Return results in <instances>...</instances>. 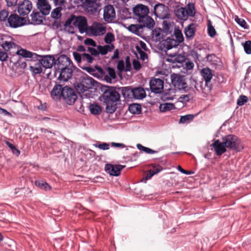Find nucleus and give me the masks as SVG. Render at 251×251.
I'll return each instance as SVG.
<instances>
[{"label":"nucleus","instance_id":"nucleus-1","mask_svg":"<svg viewBox=\"0 0 251 251\" xmlns=\"http://www.w3.org/2000/svg\"><path fill=\"white\" fill-rule=\"evenodd\" d=\"M103 92L102 98L106 105V110L109 113H114L117 109V102L120 100V95L117 88L113 86H103L101 88Z\"/></svg>","mask_w":251,"mask_h":251},{"label":"nucleus","instance_id":"nucleus-2","mask_svg":"<svg viewBox=\"0 0 251 251\" xmlns=\"http://www.w3.org/2000/svg\"><path fill=\"white\" fill-rule=\"evenodd\" d=\"M71 24L77 27L80 33L82 34L84 32L88 33L87 20L85 17L71 14L66 21L64 26L67 27Z\"/></svg>","mask_w":251,"mask_h":251},{"label":"nucleus","instance_id":"nucleus-3","mask_svg":"<svg viewBox=\"0 0 251 251\" xmlns=\"http://www.w3.org/2000/svg\"><path fill=\"white\" fill-rule=\"evenodd\" d=\"M222 140L224 141L225 145L226 148L236 152L241 151L244 148L242 141L237 136L233 134H229L223 137Z\"/></svg>","mask_w":251,"mask_h":251},{"label":"nucleus","instance_id":"nucleus-4","mask_svg":"<svg viewBox=\"0 0 251 251\" xmlns=\"http://www.w3.org/2000/svg\"><path fill=\"white\" fill-rule=\"evenodd\" d=\"M176 16L179 20L186 21L188 17H194L196 12L194 4L188 3L185 7H180L175 10Z\"/></svg>","mask_w":251,"mask_h":251},{"label":"nucleus","instance_id":"nucleus-5","mask_svg":"<svg viewBox=\"0 0 251 251\" xmlns=\"http://www.w3.org/2000/svg\"><path fill=\"white\" fill-rule=\"evenodd\" d=\"M73 56L78 65L82 69L84 67H90L89 65L95 60L94 57L88 53L84 52L80 54L74 51Z\"/></svg>","mask_w":251,"mask_h":251},{"label":"nucleus","instance_id":"nucleus-6","mask_svg":"<svg viewBox=\"0 0 251 251\" xmlns=\"http://www.w3.org/2000/svg\"><path fill=\"white\" fill-rule=\"evenodd\" d=\"M171 84L174 88L178 90H184L186 92L187 83L182 75L177 74H173L171 75Z\"/></svg>","mask_w":251,"mask_h":251},{"label":"nucleus","instance_id":"nucleus-7","mask_svg":"<svg viewBox=\"0 0 251 251\" xmlns=\"http://www.w3.org/2000/svg\"><path fill=\"white\" fill-rule=\"evenodd\" d=\"M169 9L163 4L158 3L153 6L154 15L161 19H167L170 17Z\"/></svg>","mask_w":251,"mask_h":251},{"label":"nucleus","instance_id":"nucleus-8","mask_svg":"<svg viewBox=\"0 0 251 251\" xmlns=\"http://www.w3.org/2000/svg\"><path fill=\"white\" fill-rule=\"evenodd\" d=\"M9 26L10 27L16 28L26 25V20L25 17H21L17 14H11L7 19Z\"/></svg>","mask_w":251,"mask_h":251},{"label":"nucleus","instance_id":"nucleus-9","mask_svg":"<svg viewBox=\"0 0 251 251\" xmlns=\"http://www.w3.org/2000/svg\"><path fill=\"white\" fill-rule=\"evenodd\" d=\"M62 97L65 102L69 105L73 104L77 98V96L74 90L67 86L64 87Z\"/></svg>","mask_w":251,"mask_h":251},{"label":"nucleus","instance_id":"nucleus-10","mask_svg":"<svg viewBox=\"0 0 251 251\" xmlns=\"http://www.w3.org/2000/svg\"><path fill=\"white\" fill-rule=\"evenodd\" d=\"M133 14L138 18L139 22L143 21V19L146 17L149 12V9L148 6L142 4L136 5L133 8Z\"/></svg>","mask_w":251,"mask_h":251},{"label":"nucleus","instance_id":"nucleus-11","mask_svg":"<svg viewBox=\"0 0 251 251\" xmlns=\"http://www.w3.org/2000/svg\"><path fill=\"white\" fill-rule=\"evenodd\" d=\"M37 59L45 69L51 68L56 63V59L52 55H37Z\"/></svg>","mask_w":251,"mask_h":251},{"label":"nucleus","instance_id":"nucleus-12","mask_svg":"<svg viewBox=\"0 0 251 251\" xmlns=\"http://www.w3.org/2000/svg\"><path fill=\"white\" fill-rule=\"evenodd\" d=\"M94 79L91 77H83L81 79L80 83L77 84L76 89L80 92L84 93L89 89L92 88L94 86Z\"/></svg>","mask_w":251,"mask_h":251},{"label":"nucleus","instance_id":"nucleus-13","mask_svg":"<svg viewBox=\"0 0 251 251\" xmlns=\"http://www.w3.org/2000/svg\"><path fill=\"white\" fill-rule=\"evenodd\" d=\"M164 87V81L163 80L152 77L150 81V88L151 92L155 94H160L162 93Z\"/></svg>","mask_w":251,"mask_h":251},{"label":"nucleus","instance_id":"nucleus-14","mask_svg":"<svg viewBox=\"0 0 251 251\" xmlns=\"http://www.w3.org/2000/svg\"><path fill=\"white\" fill-rule=\"evenodd\" d=\"M70 65V60L68 57L65 55H61L58 57L55 65L54 75H56L57 72H59L61 68L68 67Z\"/></svg>","mask_w":251,"mask_h":251},{"label":"nucleus","instance_id":"nucleus-15","mask_svg":"<svg viewBox=\"0 0 251 251\" xmlns=\"http://www.w3.org/2000/svg\"><path fill=\"white\" fill-rule=\"evenodd\" d=\"M32 9V4L29 0H24L18 7V12L22 16H27Z\"/></svg>","mask_w":251,"mask_h":251},{"label":"nucleus","instance_id":"nucleus-16","mask_svg":"<svg viewBox=\"0 0 251 251\" xmlns=\"http://www.w3.org/2000/svg\"><path fill=\"white\" fill-rule=\"evenodd\" d=\"M36 6L44 16L49 15L51 10V5L48 0H37Z\"/></svg>","mask_w":251,"mask_h":251},{"label":"nucleus","instance_id":"nucleus-17","mask_svg":"<svg viewBox=\"0 0 251 251\" xmlns=\"http://www.w3.org/2000/svg\"><path fill=\"white\" fill-rule=\"evenodd\" d=\"M83 70L86 71L88 73L97 77H104L105 75V71L100 66L98 65L92 67H84Z\"/></svg>","mask_w":251,"mask_h":251},{"label":"nucleus","instance_id":"nucleus-18","mask_svg":"<svg viewBox=\"0 0 251 251\" xmlns=\"http://www.w3.org/2000/svg\"><path fill=\"white\" fill-rule=\"evenodd\" d=\"M125 167V166L121 165L106 164L105 165L104 170L105 172L110 176H117L120 175L121 171Z\"/></svg>","mask_w":251,"mask_h":251},{"label":"nucleus","instance_id":"nucleus-19","mask_svg":"<svg viewBox=\"0 0 251 251\" xmlns=\"http://www.w3.org/2000/svg\"><path fill=\"white\" fill-rule=\"evenodd\" d=\"M82 6L88 11L94 13L98 11L99 3L97 0H80Z\"/></svg>","mask_w":251,"mask_h":251},{"label":"nucleus","instance_id":"nucleus-20","mask_svg":"<svg viewBox=\"0 0 251 251\" xmlns=\"http://www.w3.org/2000/svg\"><path fill=\"white\" fill-rule=\"evenodd\" d=\"M115 9L112 5H107L103 9V19L107 22L112 21L115 18Z\"/></svg>","mask_w":251,"mask_h":251},{"label":"nucleus","instance_id":"nucleus-21","mask_svg":"<svg viewBox=\"0 0 251 251\" xmlns=\"http://www.w3.org/2000/svg\"><path fill=\"white\" fill-rule=\"evenodd\" d=\"M211 146L213 148L217 155L220 156L226 151V148L223 141L221 142L219 139H217Z\"/></svg>","mask_w":251,"mask_h":251},{"label":"nucleus","instance_id":"nucleus-22","mask_svg":"<svg viewBox=\"0 0 251 251\" xmlns=\"http://www.w3.org/2000/svg\"><path fill=\"white\" fill-rule=\"evenodd\" d=\"M73 71L71 68H61L59 72H57V74L59 73L58 80L63 81H67L72 76Z\"/></svg>","mask_w":251,"mask_h":251},{"label":"nucleus","instance_id":"nucleus-23","mask_svg":"<svg viewBox=\"0 0 251 251\" xmlns=\"http://www.w3.org/2000/svg\"><path fill=\"white\" fill-rule=\"evenodd\" d=\"M64 87L61 84H55L50 93V95L52 99L56 101L59 100L62 97L64 92Z\"/></svg>","mask_w":251,"mask_h":251},{"label":"nucleus","instance_id":"nucleus-24","mask_svg":"<svg viewBox=\"0 0 251 251\" xmlns=\"http://www.w3.org/2000/svg\"><path fill=\"white\" fill-rule=\"evenodd\" d=\"M197 25L195 23H191L188 25L184 29V34L187 39H192L196 31Z\"/></svg>","mask_w":251,"mask_h":251},{"label":"nucleus","instance_id":"nucleus-25","mask_svg":"<svg viewBox=\"0 0 251 251\" xmlns=\"http://www.w3.org/2000/svg\"><path fill=\"white\" fill-rule=\"evenodd\" d=\"M31 18V23L33 25H40L43 23V19L45 18L44 15L38 11H33L30 15Z\"/></svg>","mask_w":251,"mask_h":251},{"label":"nucleus","instance_id":"nucleus-26","mask_svg":"<svg viewBox=\"0 0 251 251\" xmlns=\"http://www.w3.org/2000/svg\"><path fill=\"white\" fill-rule=\"evenodd\" d=\"M146 96L145 90L141 87L133 88L132 98L141 100Z\"/></svg>","mask_w":251,"mask_h":251},{"label":"nucleus","instance_id":"nucleus-27","mask_svg":"<svg viewBox=\"0 0 251 251\" xmlns=\"http://www.w3.org/2000/svg\"><path fill=\"white\" fill-rule=\"evenodd\" d=\"M97 49L99 51V55L101 54L105 55L107 54L108 52L112 51L115 48L114 44L105 45L104 46L98 45Z\"/></svg>","mask_w":251,"mask_h":251},{"label":"nucleus","instance_id":"nucleus-28","mask_svg":"<svg viewBox=\"0 0 251 251\" xmlns=\"http://www.w3.org/2000/svg\"><path fill=\"white\" fill-rule=\"evenodd\" d=\"M118 89L121 90L122 95L125 99H132L133 88L131 86L122 87Z\"/></svg>","mask_w":251,"mask_h":251},{"label":"nucleus","instance_id":"nucleus-29","mask_svg":"<svg viewBox=\"0 0 251 251\" xmlns=\"http://www.w3.org/2000/svg\"><path fill=\"white\" fill-rule=\"evenodd\" d=\"M201 75L204 80H211L213 76L212 70L207 67L201 70Z\"/></svg>","mask_w":251,"mask_h":251},{"label":"nucleus","instance_id":"nucleus-30","mask_svg":"<svg viewBox=\"0 0 251 251\" xmlns=\"http://www.w3.org/2000/svg\"><path fill=\"white\" fill-rule=\"evenodd\" d=\"M16 54L25 58H35L37 54L25 49H20L16 51Z\"/></svg>","mask_w":251,"mask_h":251},{"label":"nucleus","instance_id":"nucleus-31","mask_svg":"<svg viewBox=\"0 0 251 251\" xmlns=\"http://www.w3.org/2000/svg\"><path fill=\"white\" fill-rule=\"evenodd\" d=\"M142 26L147 27L150 29H151L154 27L155 23L154 20L149 16L147 15L146 17L143 19V21L139 22Z\"/></svg>","mask_w":251,"mask_h":251},{"label":"nucleus","instance_id":"nucleus-32","mask_svg":"<svg viewBox=\"0 0 251 251\" xmlns=\"http://www.w3.org/2000/svg\"><path fill=\"white\" fill-rule=\"evenodd\" d=\"M107 72L108 73V75L105 74V75L104 76L105 79L108 82H111L112 79H115L116 78V75L115 73V71L114 68H112L110 67H108L106 68Z\"/></svg>","mask_w":251,"mask_h":251},{"label":"nucleus","instance_id":"nucleus-33","mask_svg":"<svg viewBox=\"0 0 251 251\" xmlns=\"http://www.w3.org/2000/svg\"><path fill=\"white\" fill-rule=\"evenodd\" d=\"M176 89L175 88H168L164 91L163 97L167 100H172L176 96Z\"/></svg>","mask_w":251,"mask_h":251},{"label":"nucleus","instance_id":"nucleus-34","mask_svg":"<svg viewBox=\"0 0 251 251\" xmlns=\"http://www.w3.org/2000/svg\"><path fill=\"white\" fill-rule=\"evenodd\" d=\"M165 43L168 50L176 48L179 45L178 42L173 38V36L168 37L165 40Z\"/></svg>","mask_w":251,"mask_h":251},{"label":"nucleus","instance_id":"nucleus-35","mask_svg":"<svg viewBox=\"0 0 251 251\" xmlns=\"http://www.w3.org/2000/svg\"><path fill=\"white\" fill-rule=\"evenodd\" d=\"M128 110L133 114H139L141 112V106L139 104L133 103L129 106Z\"/></svg>","mask_w":251,"mask_h":251},{"label":"nucleus","instance_id":"nucleus-36","mask_svg":"<svg viewBox=\"0 0 251 251\" xmlns=\"http://www.w3.org/2000/svg\"><path fill=\"white\" fill-rule=\"evenodd\" d=\"M35 184L39 188L45 190H50L51 189L50 185L43 180H37L35 181Z\"/></svg>","mask_w":251,"mask_h":251},{"label":"nucleus","instance_id":"nucleus-37","mask_svg":"<svg viewBox=\"0 0 251 251\" xmlns=\"http://www.w3.org/2000/svg\"><path fill=\"white\" fill-rule=\"evenodd\" d=\"M30 71L35 75L40 74L42 72V66L40 62L35 63L34 66H30Z\"/></svg>","mask_w":251,"mask_h":251},{"label":"nucleus","instance_id":"nucleus-38","mask_svg":"<svg viewBox=\"0 0 251 251\" xmlns=\"http://www.w3.org/2000/svg\"><path fill=\"white\" fill-rule=\"evenodd\" d=\"M62 10V7L58 6L54 8L51 13V17L54 19H58L61 16V11Z\"/></svg>","mask_w":251,"mask_h":251},{"label":"nucleus","instance_id":"nucleus-39","mask_svg":"<svg viewBox=\"0 0 251 251\" xmlns=\"http://www.w3.org/2000/svg\"><path fill=\"white\" fill-rule=\"evenodd\" d=\"M174 108V105L170 103L160 104L159 106V110L161 112L169 111L173 109Z\"/></svg>","mask_w":251,"mask_h":251},{"label":"nucleus","instance_id":"nucleus-40","mask_svg":"<svg viewBox=\"0 0 251 251\" xmlns=\"http://www.w3.org/2000/svg\"><path fill=\"white\" fill-rule=\"evenodd\" d=\"M115 40V36L111 32L107 33L104 38V41L107 45L112 44V43Z\"/></svg>","mask_w":251,"mask_h":251},{"label":"nucleus","instance_id":"nucleus-41","mask_svg":"<svg viewBox=\"0 0 251 251\" xmlns=\"http://www.w3.org/2000/svg\"><path fill=\"white\" fill-rule=\"evenodd\" d=\"M174 34L176 38L175 39L178 42L179 44L183 41L184 38L182 33L179 29H175Z\"/></svg>","mask_w":251,"mask_h":251},{"label":"nucleus","instance_id":"nucleus-42","mask_svg":"<svg viewBox=\"0 0 251 251\" xmlns=\"http://www.w3.org/2000/svg\"><path fill=\"white\" fill-rule=\"evenodd\" d=\"M191 84L194 86L195 88L198 92L202 91L203 93V82L201 81L197 82L195 80H193L191 81Z\"/></svg>","mask_w":251,"mask_h":251},{"label":"nucleus","instance_id":"nucleus-43","mask_svg":"<svg viewBox=\"0 0 251 251\" xmlns=\"http://www.w3.org/2000/svg\"><path fill=\"white\" fill-rule=\"evenodd\" d=\"M193 99V95L191 94H188L186 95H181L178 100L180 102L182 103H186L187 102L189 101L190 100Z\"/></svg>","mask_w":251,"mask_h":251},{"label":"nucleus","instance_id":"nucleus-44","mask_svg":"<svg viewBox=\"0 0 251 251\" xmlns=\"http://www.w3.org/2000/svg\"><path fill=\"white\" fill-rule=\"evenodd\" d=\"M211 80H204V86L203 87V93H209L211 91L213 86L211 81Z\"/></svg>","mask_w":251,"mask_h":251},{"label":"nucleus","instance_id":"nucleus-45","mask_svg":"<svg viewBox=\"0 0 251 251\" xmlns=\"http://www.w3.org/2000/svg\"><path fill=\"white\" fill-rule=\"evenodd\" d=\"M1 47L6 51H9L11 49L15 48L16 44L12 42L4 41L1 45Z\"/></svg>","mask_w":251,"mask_h":251},{"label":"nucleus","instance_id":"nucleus-46","mask_svg":"<svg viewBox=\"0 0 251 251\" xmlns=\"http://www.w3.org/2000/svg\"><path fill=\"white\" fill-rule=\"evenodd\" d=\"M90 110L91 113L94 115L99 114L101 111L100 107L96 104H92L90 105Z\"/></svg>","mask_w":251,"mask_h":251},{"label":"nucleus","instance_id":"nucleus-47","mask_svg":"<svg viewBox=\"0 0 251 251\" xmlns=\"http://www.w3.org/2000/svg\"><path fill=\"white\" fill-rule=\"evenodd\" d=\"M162 27L165 32L167 33H171L172 28L170 22L164 20L162 23Z\"/></svg>","mask_w":251,"mask_h":251},{"label":"nucleus","instance_id":"nucleus-48","mask_svg":"<svg viewBox=\"0 0 251 251\" xmlns=\"http://www.w3.org/2000/svg\"><path fill=\"white\" fill-rule=\"evenodd\" d=\"M244 47L245 52L248 54H251V41L248 40L244 43H242Z\"/></svg>","mask_w":251,"mask_h":251},{"label":"nucleus","instance_id":"nucleus-49","mask_svg":"<svg viewBox=\"0 0 251 251\" xmlns=\"http://www.w3.org/2000/svg\"><path fill=\"white\" fill-rule=\"evenodd\" d=\"M235 21L240 26L244 29L248 28V25L244 19L240 18L238 16H236L235 18Z\"/></svg>","mask_w":251,"mask_h":251},{"label":"nucleus","instance_id":"nucleus-50","mask_svg":"<svg viewBox=\"0 0 251 251\" xmlns=\"http://www.w3.org/2000/svg\"><path fill=\"white\" fill-rule=\"evenodd\" d=\"M194 116L192 114H188L184 116H181L179 122L181 123H188L192 121Z\"/></svg>","mask_w":251,"mask_h":251},{"label":"nucleus","instance_id":"nucleus-51","mask_svg":"<svg viewBox=\"0 0 251 251\" xmlns=\"http://www.w3.org/2000/svg\"><path fill=\"white\" fill-rule=\"evenodd\" d=\"M190 55L194 59L196 62L197 61L202 60V57L195 50H192L190 51Z\"/></svg>","mask_w":251,"mask_h":251},{"label":"nucleus","instance_id":"nucleus-52","mask_svg":"<svg viewBox=\"0 0 251 251\" xmlns=\"http://www.w3.org/2000/svg\"><path fill=\"white\" fill-rule=\"evenodd\" d=\"M248 100V97L244 95H241L237 100V104L239 106H242Z\"/></svg>","mask_w":251,"mask_h":251},{"label":"nucleus","instance_id":"nucleus-53","mask_svg":"<svg viewBox=\"0 0 251 251\" xmlns=\"http://www.w3.org/2000/svg\"><path fill=\"white\" fill-rule=\"evenodd\" d=\"M136 50L140 54V59L144 61L145 59H148L147 54L145 51L142 50V49L139 46H136Z\"/></svg>","mask_w":251,"mask_h":251},{"label":"nucleus","instance_id":"nucleus-54","mask_svg":"<svg viewBox=\"0 0 251 251\" xmlns=\"http://www.w3.org/2000/svg\"><path fill=\"white\" fill-rule=\"evenodd\" d=\"M9 12L5 10L0 11V21L4 22L7 20L8 18Z\"/></svg>","mask_w":251,"mask_h":251},{"label":"nucleus","instance_id":"nucleus-55","mask_svg":"<svg viewBox=\"0 0 251 251\" xmlns=\"http://www.w3.org/2000/svg\"><path fill=\"white\" fill-rule=\"evenodd\" d=\"M94 146L102 150H107L109 149V145L106 143H102V144L97 143L94 144Z\"/></svg>","mask_w":251,"mask_h":251},{"label":"nucleus","instance_id":"nucleus-56","mask_svg":"<svg viewBox=\"0 0 251 251\" xmlns=\"http://www.w3.org/2000/svg\"><path fill=\"white\" fill-rule=\"evenodd\" d=\"M208 34L211 37H213L216 34V31L214 27L210 23L208 24Z\"/></svg>","mask_w":251,"mask_h":251},{"label":"nucleus","instance_id":"nucleus-57","mask_svg":"<svg viewBox=\"0 0 251 251\" xmlns=\"http://www.w3.org/2000/svg\"><path fill=\"white\" fill-rule=\"evenodd\" d=\"M162 167L159 165H154L152 166V169L150 170L153 176L162 170Z\"/></svg>","mask_w":251,"mask_h":251},{"label":"nucleus","instance_id":"nucleus-58","mask_svg":"<svg viewBox=\"0 0 251 251\" xmlns=\"http://www.w3.org/2000/svg\"><path fill=\"white\" fill-rule=\"evenodd\" d=\"M87 51L90 53V54L93 57H96L99 56L98 50L93 47H87Z\"/></svg>","mask_w":251,"mask_h":251},{"label":"nucleus","instance_id":"nucleus-59","mask_svg":"<svg viewBox=\"0 0 251 251\" xmlns=\"http://www.w3.org/2000/svg\"><path fill=\"white\" fill-rule=\"evenodd\" d=\"M84 43L86 45L91 46L93 47H97L96 42L93 39H91V38H86L84 40Z\"/></svg>","mask_w":251,"mask_h":251},{"label":"nucleus","instance_id":"nucleus-60","mask_svg":"<svg viewBox=\"0 0 251 251\" xmlns=\"http://www.w3.org/2000/svg\"><path fill=\"white\" fill-rule=\"evenodd\" d=\"M75 109L79 112H83L84 111V107L81 101H77L75 105Z\"/></svg>","mask_w":251,"mask_h":251},{"label":"nucleus","instance_id":"nucleus-61","mask_svg":"<svg viewBox=\"0 0 251 251\" xmlns=\"http://www.w3.org/2000/svg\"><path fill=\"white\" fill-rule=\"evenodd\" d=\"M133 69L136 71H139L141 68V65L140 62L136 59L133 60Z\"/></svg>","mask_w":251,"mask_h":251},{"label":"nucleus","instance_id":"nucleus-62","mask_svg":"<svg viewBox=\"0 0 251 251\" xmlns=\"http://www.w3.org/2000/svg\"><path fill=\"white\" fill-rule=\"evenodd\" d=\"M7 53L0 49V60L1 61H4L7 60Z\"/></svg>","mask_w":251,"mask_h":251},{"label":"nucleus","instance_id":"nucleus-63","mask_svg":"<svg viewBox=\"0 0 251 251\" xmlns=\"http://www.w3.org/2000/svg\"><path fill=\"white\" fill-rule=\"evenodd\" d=\"M175 60L178 63H183L185 61V57L183 55L178 54L176 57Z\"/></svg>","mask_w":251,"mask_h":251},{"label":"nucleus","instance_id":"nucleus-64","mask_svg":"<svg viewBox=\"0 0 251 251\" xmlns=\"http://www.w3.org/2000/svg\"><path fill=\"white\" fill-rule=\"evenodd\" d=\"M117 69L119 71L122 72L125 69L124 62L123 60H120L117 64Z\"/></svg>","mask_w":251,"mask_h":251}]
</instances>
